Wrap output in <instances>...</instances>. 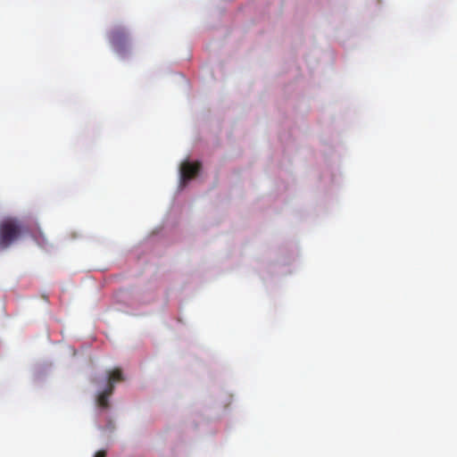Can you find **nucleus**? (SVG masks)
<instances>
[{"mask_svg":"<svg viewBox=\"0 0 457 457\" xmlns=\"http://www.w3.org/2000/svg\"><path fill=\"white\" fill-rule=\"evenodd\" d=\"M110 43L117 53H122L129 43V37L123 28H116L109 34Z\"/></svg>","mask_w":457,"mask_h":457,"instance_id":"3","label":"nucleus"},{"mask_svg":"<svg viewBox=\"0 0 457 457\" xmlns=\"http://www.w3.org/2000/svg\"><path fill=\"white\" fill-rule=\"evenodd\" d=\"M24 232V227L21 221L12 217L4 219L0 222V249L4 250L11 246Z\"/></svg>","mask_w":457,"mask_h":457,"instance_id":"1","label":"nucleus"},{"mask_svg":"<svg viewBox=\"0 0 457 457\" xmlns=\"http://www.w3.org/2000/svg\"><path fill=\"white\" fill-rule=\"evenodd\" d=\"M201 163L184 162L180 166V179L181 182L185 185L188 180L195 178L199 172Z\"/></svg>","mask_w":457,"mask_h":457,"instance_id":"4","label":"nucleus"},{"mask_svg":"<svg viewBox=\"0 0 457 457\" xmlns=\"http://www.w3.org/2000/svg\"><path fill=\"white\" fill-rule=\"evenodd\" d=\"M94 457H106L105 451H98Z\"/></svg>","mask_w":457,"mask_h":457,"instance_id":"5","label":"nucleus"},{"mask_svg":"<svg viewBox=\"0 0 457 457\" xmlns=\"http://www.w3.org/2000/svg\"><path fill=\"white\" fill-rule=\"evenodd\" d=\"M107 380V386L101 393L98 394L96 398L97 406L102 409L109 408V397L113 393L115 383L124 380L121 370L117 368L109 371Z\"/></svg>","mask_w":457,"mask_h":457,"instance_id":"2","label":"nucleus"}]
</instances>
